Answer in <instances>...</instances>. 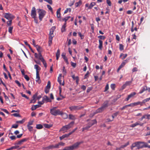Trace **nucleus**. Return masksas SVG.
Listing matches in <instances>:
<instances>
[{
  "label": "nucleus",
  "instance_id": "nucleus-1",
  "mask_svg": "<svg viewBox=\"0 0 150 150\" xmlns=\"http://www.w3.org/2000/svg\"><path fill=\"white\" fill-rule=\"evenodd\" d=\"M88 122V123L86 125H84L83 128H82V131H84L85 130H88L92 126L97 123V121L96 119L92 120H87Z\"/></svg>",
  "mask_w": 150,
  "mask_h": 150
},
{
  "label": "nucleus",
  "instance_id": "nucleus-2",
  "mask_svg": "<svg viewBox=\"0 0 150 150\" xmlns=\"http://www.w3.org/2000/svg\"><path fill=\"white\" fill-rule=\"evenodd\" d=\"M34 68L36 70V81L39 84L41 82V81L39 74V71L41 69V68L38 65L35 64L34 65Z\"/></svg>",
  "mask_w": 150,
  "mask_h": 150
},
{
  "label": "nucleus",
  "instance_id": "nucleus-3",
  "mask_svg": "<svg viewBox=\"0 0 150 150\" xmlns=\"http://www.w3.org/2000/svg\"><path fill=\"white\" fill-rule=\"evenodd\" d=\"M30 15L32 17L34 18L35 22L38 24V19L37 17V14L35 8L33 7L31 11Z\"/></svg>",
  "mask_w": 150,
  "mask_h": 150
},
{
  "label": "nucleus",
  "instance_id": "nucleus-4",
  "mask_svg": "<svg viewBox=\"0 0 150 150\" xmlns=\"http://www.w3.org/2000/svg\"><path fill=\"white\" fill-rule=\"evenodd\" d=\"M74 123V122H71L69 124L66 125L63 127L60 130V131H64V132H66L70 128L72 127Z\"/></svg>",
  "mask_w": 150,
  "mask_h": 150
},
{
  "label": "nucleus",
  "instance_id": "nucleus-5",
  "mask_svg": "<svg viewBox=\"0 0 150 150\" xmlns=\"http://www.w3.org/2000/svg\"><path fill=\"white\" fill-rule=\"evenodd\" d=\"M137 148L138 149L142 148L143 147H147L150 148V145H149L148 144L144 142H137Z\"/></svg>",
  "mask_w": 150,
  "mask_h": 150
},
{
  "label": "nucleus",
  "instance_id": "nucleus-6",
  "mask_svg": "<svg viewBox=\"0 0 150 150\" xmlns=\"http://www.w3.org/2000/svg\"><path fill=\"white\" fill-rule=\"evenodd\" d=\"M37 10L38 11L39 19L40 21H41L45 16L46 12L45 11L42 9L39 8L37 9Z\"/></svg>",
  "mask_w": 150,
  "mask_h": 150
},
{
  "label": "nucleus",
  "instance_id": "nucleus-7",
  "mask_svg": "<svg viewBox=\"0 0 150 150\" xmlns=\"http://www.w3.org/2000/svg\"><path fill=\"white\" fill-rule=\"evenodd\" d=\"M61 111H60L59 109H50V113L52 115L54 116H57V115H59L61 114L60 113Z\"/></svg>",
  "mask_w": 150,
  "mask_h": 150
},
{
  "label": "nucleus",
  "instance_id": "nucleus-8",
  "mask_svg": "<svg viewBox=\"0 0 150 150\" xmlns=\"http://www.w3.org/2000/svg\"><path fill=\"white\" fill-rule=\"evenodd\" d=\"M55 29V27L54 26H53L51 28L50 30L49 38H50V40H51L52 38L54 36L53 33Z\"/></svg>",
  "mask_w": 150,
  "mask_h": 150
},
{
  "label": "nucleus",
  "instance_id": "nucleus-9",
  "mask_svg": "<svg viewBox=\"0 0 150 150\" xmlns=\"http://www.w3.org/2000/svg\"><path fill=\"white\" fill-rule=\"evenodd\" d=\"M4 16L8 20H12L14 18V16L10 13H5Z\"/></svg>",
  "mask_w": 150,
  "mask_h": 150
},
{
  "label": "nucleus",
  "instance_id": "nucleus-10",
  "mask_svg": "<svg viewBox=\"0 0 150 150\" xmlns=\"http://www.w3.org/2000/svg\"><path fill=\"white\" fill-rule=\"evenodd\" d=\"M83 143V141L77 142L76 143H75L73 145H72L71 146L72 150H73L77 148L78 147L79 145H80L82 143Z\"/></svg>",
  "mask_w": 150,
  "mask_h": 150
},
{
  "label": "nucleus",
  "instance_id": "nucleus-11",
  "mask_svg": "<svg viewBox=\"0 0 150 150\" xmlns=\"http://www.w3.org/2000/svg\"><path fill=\"white\" fill-rule=\"evenodd\" d=\"M69 108L71 111H74L80 110L81 108V107L79 106H72L70 107Z\"/></svg>",
  "mask_w": 150,
  "mask_h": 150
},
{
  "label": "nucleus",
  "instance_id": "nucleus-12",
  "mask_svg": "<svg viewBox=\"0 0 150 150\" xmlns=\"http://www.w3.org/2000/svg\"><path fill=\"white\" fill-rule=\"evenodd\" d=\"M144 124L143 123H142L139 121H137L135 123L131 125L130 126L132 127H134L137 125H140V126H142Z\"/></svg>",
  "mask_w": 150,
  "mask_h": 150
},
{
  "label": "nucleus",
  "instance_id": "nucleus-13",
  "mask_svg": "<svg viewBox=\"0 0 150 150\" xmlns=\"http://www.w3.org/2000/svg\"><path fill=\"white\" fill-rule=\"evenodd\" d=\"M136 93L135 92H133L131 93L125 99V100L127 101L131 98L133 97L136 94Z\"/></svg>",
  "mask_w": 150,
  "mask_h": 150
},
{
  "label": "nucleus",
  "instance_id": "nucleus-14",
  "mask_svg": "<svg viewBox=\"0 0 150 150\" xmlns=\"http://www.w3.org/2000/svg\"><path fill=\"white\" fill-rule=\"evenodd\" d=\"M60 113L61 114H60V115L63 119H66L68 117V115L66 113L63 112L62 111H61Z\"/></svg>",
  "mask_w": 150,
  "mask_h": 150
},
{
  "label": "nucleus",
  "instance_id": "nucleus-15",
  "mask_svg": "<svg viewBox=\"0 0 150 150\" xmlns=\"http://www.w3.org/2000/svg\"><path fill=\"white\" fill-rule=\"evenodd\" d=\"M62 57L63 58L65 62L67 63V64H69L68 60L67 57H66L65 54L64 53H62Z\"/></svg>",
  "mask_w": 150,
  "mask_h": 150
},
{
  "label": "nucleus",
  "instance_id": "nucleus-16",
  "mask_svg": "<svg viewBox=\"0 0 150 150\" xmlns=\"http://www.w3.org/2000/svg\"><path fill=\"white\" fill-rule=\"evenodd\" d=\"M41 106L39 105H33L31 108V109L32 110H35L36 108L40 107Z\"/></svg>",
  "mask_w": 150,
  "mask_h": 150
},
{
  "label": "nucleus",
  "instance_id": "nucleus-17",
  "mask_svg": "<svg viewBox=\"0 0 150 150\" xmlns=\"http://www.w3.org/2000/svg\"><path fill=\"white\" fill-rule=\"evenodd\" d=\"M61 8H59L57 11V16L58 18H60L61 17L60 14V10Z\"/></svg>",
  "mask_w": 150,
  "mask_h": 150
},
{
  "label": "nucleus",
  "instance_id": "nucleus-18",
  "mask_svg": "<svg viewBox=\"0 0 150 150\" xmlns=\"http://www.w3.org/2000/svg\"><path fill=\"white\" fill-rule=\"evenodd\" d=\"M147 88L146 86H145L142 88V89L140 91L139 93L141 94L145 91L147 90Z\"/></svg>",
  "mask_w": 150,
  "mask_h": 150
},
{
  "label": "nucleus",
  "instance_id": "nucleus-19",
  "mask_svg": "<svg viewBox=\"0 0 150 150\" xmlns=\"http://www.w3.org/2000/svg\"><path fill=\"white\" fill-rule=\"evenodd\" d=\"M35 47L36 48L37 50L38 51V53H41L42 51V50L41 47L38 45H35Z\"/></svg>",
  "mask_w": 150,
  "mask_h": 150
},
{
  "label": "nucleus",
  "instance_id": "nucleus-20",
  "mask_svg": "<svg viewBox=\"0 0 150 150\" xmlns=\"http://www.w3.org/2000/svg\"><path fill=\"white\" fill-rule=\"evenodd\" d=\"M99 44L98 46V48L100 50H101L103 47V41L101 40H99Z\"/></svg>",
  "mask_w": 150,
  "mask_h": 150
},
{
  "label": "nucleus",
  "instance_id": "nucleus-21",
  "mask_svg": "<svg viewBox=\"0 0 150 150\" xmlns=\"http://www.w3.org/2000/svg\"><path fill=\"white\" fill-rule=\"evenodd\" d=\"M108 101H106L103 104V105L102 107L103 108H104L105 109V108L108 106Z\"/></svg>",
  "mask_w": 150,
  "mask_h": 150
},
{
  "label": "nucleus",
  "instance_id": "nucleus-22",
  "mask_svg": "<svg viewBox=\"0 0 150 150\" xmlns=\"http://www.w3.org/2000/svg\"><path fill=\"white\" fill-rule=\"evenodd\" d=\"M127 54H124L123 53H121L120 55V57L122 59H124L127 57Z\"/></svg>",
  "mask_w": 150,
  "mask_h": 150
},
{
  "label": "nucleus",
  "instance_id": "nucleus-23",
  "mask_svg": "<svg viewBox=\"0 0 150 150\" xmlns=\"http://www.w3.org/2000/svg\"><path fill=\"white\" fill-rule=\"evenodd\" d=\"M66 22L65 23L64 25L62 26L61 28V31L62 32H63L66 30Z\"/></svg>",
  "mask_w": 150,
  "mask_h": 150
},
{
  "label": "nucleus",
  "instance_id": "nucleus-24",
  "mask_svg": "<svg viewBox=\"0 0 150 150\" xmlns=\"http://www.w3.org/2000/svg\"><path fill=\"white\" fill-rule=\"evenodd\" d=\"M127 62V61L126 60L123 61L119 67L121 68H122L125 65Z\"/></svg>",
  "mask_w": 150,
  "mask_h": 150
},
{
  "label": "nucleus",
  "instance_id": "nucleus-25",
  "mask_svg": "<svg viewBox=\"0 0 150 150\" xmlns=\"http://www.w3.org/2000/svg\"><path fill=\"white\" fill-rule=\"evenodd\" d=\"M27 140V139L26 138H24L21 140L20 141H19L18 143V144H21L23 142H25Z\"/></svg>",
  "mask_w": 150,
  "mask_h": 150
},
{
  "label": "nucleus",
  "instance_id": "nucleus-26",
  "mask_svg": "<svg viewBox=\"0 0 150 150\" xmlns=\"http://www.w3.org/2000/svg\"><path fill=\"white\" fill-rule=\"evenodd\" d=\"M104 109L103 108L101 107L100 108H98L96 110V113H99L100 112L103 111Z\"/></svg>",
  "mask_w": 150,
  "mask_h": 150
},
{
  "label": "nucleus",
  "instance_id": "nucleus-27",
  "mask_svg": "<svg viewBox=\"0 0 150 150\" xmlns=\"http://www.w3.org/2000/svg\"><path fill=\"white\" fill-rule=\"evenodd\" d=\"M137 142H135L133 144H132V146H131V149L132 150H133V148L134 147H137Z\"/></svg>",
  "mask_w": 150,
  "mask_h": 150
},
{
  "label": "nucleus",
  "instance_id": "nucleus-28",
  "mask_svg": "<svg viewBox=\"0 0 150 150\" xmlns=\"http://www.w3.org/2000/svg\"><path fill=\"white\" fill-rule=\"evenodd\" d=\"M61 78H59V77L58 78L57 81L59 83L60 85H62V86H64V82L63 81L62 83H61Z\"/></svg>",
  "mask_w": 150,
  "mask_h": 150
},
{
  "label": "nucleus",
  "instance_id": "nucleus-29",
  "mask_svg": "<svg viewBox=\"0 0 150 150\" xmlns=\"http://www.w3.org/2000/svg\"><path fill=\"white\" fill-rule=\"evenodd\" d=\"M37 96L36 95H34L33 97V99L31 100L30 103H31L32 102L35 103L36 100V98Z\"/></svg>",
  "mask_w": 150,
  "mask_h": 150
},
{
  "label": "nucleus",
  "instance_id": "nucleus-30",
  "mask_svg": "<svg viewBox=\"0 0 150 150\" xmlns=\"http://www.w3.org/2000/svg\"><path fill=\"white\" fill-rule=\"evenodd\" d=\"M96 5V3L94 2H92L90 4V6L88 7V9L91 8L94 6Z\"/></svg>",
  "mask_w": 150,
  "mask_h": 150
},
{
  "label": "nucleus",
  "instance_id": "nucleus-31",
  "mask_svg": "<svg viewBox=\"0 0 150 150\" xmlns=\"http://www.w3.org/2000/svg\"><path fill=\"white\" fill-rule=\"evenodd\" d=\"M72 78L75 80H76V82L78 83V82L79 81V78L78 76L75 77L74 75H73L72 76Z\"/></svg>",
  "mask_w": 150,
  "mask_h": 150
},
{
  "label": "nucleus",
  "instance_id": "nucleus-32",
  "mask_svg": "<svg viewBox=\"0 0 150 150\" xmlns=\"http://www.w3.org/2000/svg\"><path fill=\"white\" fill-rule=\"evenodd\" d=\"M129 144V142H127L125 144L122 145L120 147V148H123Z\"/></svg>",
  "mask_w": 150,
  "mask_h": 150
},
{
  "label": "nucleus",
  "instance_id": "nucleus-33",
  "mask_svg": "<svg viewBox=\"0 0 150 150\" xmlns=\"http://www.w3.org/2000/svg\"><path fill=\"white\" fill-rule=\"evenodd\" d=\"M38 58L41 61L42 60V59L44 60V59L43 58L41 54V53H39L38 54Z\"/></svg>",
  "mask_w": 150,
  "mask_h": 150
},
{
  "label": "nucleus",
  "instance_id": "nucleus-34",
  "mask_svg": "<svg viewBox=\"0 0 150 150\" xmlns=\"http://www.w3.org/2000/svg\"><path fill=\"white\" fill-rule=\"evenodd\" d=\"M69 119L72 120H74L76 119V118L74 115L70 114L69 115Z\"/></svg>",
  "mask_w": 150,
  "mask_h": 150
},
{
  "label": "nucleus",
  "instance_id": "nucleus-35",
  "mask_svg": "<svg viewBox=\"0 0 150 150\" xmlns=\"http://www.w3.org/2000/svg\"><path fill=\"white\" fill-rule=\"evenodd\" d=\"M43 128V126L41 124L37 125L36 126V128L38 129H40Z\"/></svg>",
  "mask_w": 150,
  "mask_h": 150
},
{
  "label": "nucleus",
  "instance_id": "nucleus-36",
  "mask_svg": "<svg viewBox=\"0 0 150 150\" xmlns=\"http://www.w3.org/2000/svg\"><path fill=\"white\" fill-rule=\"evenodd\" d=\"M81 4V0H80L78 2L75 3V6L76 7H77L80 6Z\"/></svg>",
  "mask_w": 150,
  "mask_h": 150
},
{
  "label": "nucleus",
  "instance_id": "nucleus-37",
  "mask_svg": "<svg viewBox=\"0 0 150 150\" xmlns=\"http://www.w3.org/2000/svg\"><path fill=\"white\" fill-rule=\"evenodd\" d=\"M44 127L45 128H49L52 126V125H49L48 124H45L44 125Z\"/></svg>",
  "mask_w": 150,
  "mask_h": 150
},
{
  "label": "nucleus",
  "instance_id": "nucleus-38",
  "mask_svg": "<svg viewBox=\"0 0 150 150\" xmlns=\"http://www.w3.org/2000/svg\"><path fill=\"white\" fill-rule=\"evenodd\" d=\"M44 98L47 102H51V101L50 98L46 96H44Z\"/></svg>",
  "mask_w": 150,
  "mask_h": 150
},
{
  "label": "nucleus",
  "instance_id": "nucleus-39",
  "mask_svg": "<svg viewBox=\"0 0 150 150\" xmlns=\"http://www.w3.org/2000/svg\"><path fill=\"white\" fill-rule=\"evenodd\" d=\"M132 83V81H127L125 83V86H128L130 85Z\"/></svg>",
  "mask_w": 150,
  "mask_h": 150
},
{
  "label": "nucleus",
  "instance_id": "nucleus-40",
  "mask_svg": "<svg viewBox=\"0 0 150 150\" xmlns=\"http://www.w3.org/2000/svg\"><path fill=\"white\" fill-rule=\"evenodd\" d=\"M68 137V136H67V134H65L63 135L61 137H60V139L61 140L62 139H63L64 138L67 137Z\"/></svg>",
  "mask_w": 150,
  "mask_h": 150
},
{
  "label": "nucleus",
  "instance_id": "nucleus-41",
  "mask_svg": "<svg viewBox=\"0 0 150 150\" xmlns=\"http://www.w3.org/2000/svg\"><path fill=\"white\" fill-rule=\"evenodd\" d=\"M70 16H69L66 17L62 19L63 21H64L65 23L69 18H70Z\"/></svg>",
  "mask_w": 150,
  "mask_h": 150
},
{
  "label": "nucleus",
  "instance_id": "nucleus-42",
  "mask_svg": "<svg viewBox=\"0 0 150 150\" xmlns=\"http://www.w3.org/2000/svg\"><path fill=\"white\" fill-rule=\"evenodd\" d=\"M63 150H72L71 146L67 147L64 149Z\"/></svg>",
  "mask_w": 150,
  "mask_h": 150
},
{
  "label": "nucleus",
  "instance_id": "nucleus-43",
  "mask_svg": "<svg viewBox=\"0 0 150 150\" xmlns=\"http://www.w3.org/2000/svg\"><path fill=\"white\" fill-rule=\"evenodd\" d=\"M119 49L121 51L123 50L124 49V46L121 44H120L119 45Z\"/></svg>",
  "mask_w": 150,
  "mask_h": 150
},
{
  "label": "nucleus",
  "instance_id": "nucleus-44",
  "mask_svg": "<svg viewBox=\"0 0 150 150\" xmlns=\"http://www.w3.org/2000/svg\"><path fill=\"white\" fill-rule=\"evenodd\" d=\"M13 29V27H9L8 31L10 33H12Z\"/></svg>",
  "mask_w": 150,
  "mask_h": 150
},
{
  "label": "nucleus",
  "instance_id": "nucleus-45",
  "mask_svg": "<svg viewBox=\"0 0 150 150\" xmlns=\"http://www.w3.org/2000/svg\"><path fill=\"white\" fill-rule=\"evenodd\" d=\"M68 11L70 12L71 11V8H67L64 12V13H67Z\"/></svg>",
  "mask_w": 150,
  "mask_h": 150
},
{
  "label": "nucleus",
  "instance_id": "nucleus-46",
  "mask_svg": "<svg viewBox=\"0 0 150 150\" xmlns=\"http://www.w3.org/2000/svg\"><path fill=\"white\" fill-rule=\"evenodd\" d=\"M62 72H63V74L64 75H66V73H67V72H66V70L65 69V67H63Z\"/></svg>",
  "mask_w": 150,
  "mask_h": 150
},
{
  "label": "nucleus",
  "instance_id": "nucleus-47",
  "mask_svg": "<svg viewBox=\"0 0 150 150\" xmlns=\"http://www.w3.org/2000/svg\"><path fill=\"white\" fill-rule=\"evenodd\" d=\"M98 38L101 40H104L105 37L104 36L100 35L98 37Z\"/></svg>",
  "mask_w": 150,
  "mask_h": 150
},
{
  "label": "nucleus",
  "instance_id": "nucleus-48",
  "mask_svg": "<svg viewBox=\"0 0 150 150\" xmlns=\"http://www.w3.org/2000/svg\"><path fill=\"white\" fill-rule=\"evenodd\" d=\"M27 127L28 129L30 131H31L33 130V127L27 125Z\"/></svg>",
  "mask_w": 150,
  "mask_h": 150
},
{
  "label": "nucleus",
  "instance_id": "nucleus-49",
  "mask_svg": "<svg viewBox=\"0 0 150 150\" xmlns=\"http://www.w3.org/2000/svg\"><path fill=\"white\" fill-rule=\"evenodd\" d=\"M71 66H72L73 67L75 68L76 67V63H74L71 62Z\"/></svg>",
  "mask_w": 150,
  "mask_h": 150
},
{
  "label": "nucleus",
  "instance_id": "nucleus-50",
  "mask_svg": "<svg viewBox=\"0 0 150 150\" xmlns=\"http://www.w3.org/2000/svg\"><path fill=\"white\" fill-rule=\"evenodd\" d=\"M41 61L43 63L44 67L45 68H46L47 67V66L46 63L45 61V60L44 59V60L42 59V61Z\"/></svg>",
  "mask_w": 150,
  "mask_h": 150
},
{
  "label": "nucleus",
  "instance_id": "nucleus-51",
  "mask_svg": "<svg viewBox=\"0 0 150 150\" xmlns=\"http://www.w3.org/2000/svg\"><path fill=\"white\" fill-rule=\"evenodd\" d=\"M110 87L112 90H114L115 88V84H112L110 85Z\"/></svg>",
  "mask_w": 150,
  "mask_h": 150
},
{
  "label": "nucleus",
  "instance_id": "nucleus-52",
  "mask_svg": "<svg viewBox=\"0 0 150 150\" xmlns=\"http://www.w3.org/2000/svg\"><path fill=\"white\" fill-rule=\"evenodd\" d=\"M10 20V21H8L7 22L8 25L9 26L11 25L12 23V20Z\"/></svg>",
  "mask_w": 150,
  "mask_h": 150
},
{
  "label": "nucleus",
  "instance_id": "nucleus-53",
  "mask_svg": "<svg viewBox=\"0 0 150 150\" xmlns=\"http://www.w3.org/2000/svg\"><path fill=\"white\" fill-rule=\"evenodd\" d=\"M24 77L25 79L27 81H28L29 80V78L27 75H24Z\"/></svg>",
  "mask_w": 150,
  "mask_h": 150
},
{
  "label": "nucleus",
  "instance_id": "nucleus-54",
  "mask_svg": "<svg viewBox=\"0 0 150 150\" xmlns=\"http://www.w3.org/2000/svg\"><path fill=\"white\" fill-rule=\"evenodd\" d=\"M107 3L109 6H111V2L110 0H107Z\"/></svg>",
  "mask_w": 150,
  "mask_h": 150
},
{
  "label": "nucleus",
  "instance_id": "nucleus-55",
  "mask_svg": "<svg viewBox=\"0 0 150 150\" xmlns=\"http://www.w3.org/2000/svg\"><path fill=\"white\" fill-rule=\"evenodd\" d=\"M108 89H109V86L108 84H107L106 85V86L105 87V89L104 90V91L105 92Z\"/></svg>",
  "mask_w": 150,
  "mask_h": 150
},
{
  "label": "nucleus",
  "instance_id": "nucleus-56",
  "mask_svg": "<svg viewBox=\"0 0 150 150\" xmlns=\"http://www.w3.org/2000/svg\"><path fill=\"white\" fill-rule=\"evenodd\" d=\"M133 103V106H137L139 105L140 103H139V102H137L134 103Z\"/></svg>",
  "mask_w": 150,
  "mask_h": 150
},
{
  "label": "nucleus",
  "instance_id": "nucleus-57",
  "mask_svg": "<svg viewBox=\"0 0 150 150\" xmlns=\"http://www.w3.org/2000/svg\"><path fill=\"white\" fill-rule=\"evenodd\" d=\"M60 51L59 50H58L56 53V56L59 57L60 56Z\"/></svg>",
  "mask_w": 150,
  "mask_h": 150
},
{
  "label": "nucleus",
  "instance_id": "nucleus-58",
  "mask_svg": "<svg viewBox=\"0 0 150 150\" xmlns=\"http://www.w3.org/2000/svg\"><path fill=\"white\" fill-rule=\"evenodd\" d=\"M21 95L23 97H25L28 99H29V98L28 97H27L26 95H25V94H23V93H21Z\"/></svg>",
  "mask_w": 150,
  "mask_h": 150
},
{
  "label": "nucleus",
  "instance_id": "nucleus-59",
  "mask_svg": "<svg viewBox=\"0 0 150 150\" xmlns=\"http://www.w3.org/2000/svg\"><path fill=\"white\" fill-rule=\"evenodd\" d=\"M18 125H12V128L16 129L18 127Z\"/></svg>",
  "mask_w": 150,
  "mask_h": 150
},
{
  "label": "nucleus",
  "instance_id": "nucleus-60",
  "mask_svg": "<svg viewBox=\"0 0 150 150\" xmlns=\"http://www.w3.org/2000/svg\"><path fill=\"white\" fill-rule=\"evenodd\" d=\"M45 1L47 2L50 4H52V0H44Z\"/></svg>",
  "mask_w": 150,
  "mask_h": 150
},
{
  "label": "nucleus",
  "instance_id": "nucleus-61",
  "mask_svg": "<svg viewBox=\"0 0 150 150\" xmlns=\"http://www.w3.org/2000/svg\"><path fill=\"white\" fill-rule=\"evenodd\" d=\"M10 138L12 140H13L16 139V137L15 136H12L10 137Z\"/></svg>",
  "mask_w": 150,
  "mask_h": 150
},
{
  "label": "nucleus",
  "instance_id": "nucleus-62",
  "mask_svg": "<svg viewBox=\"0 0 150 150\" xmlns=\"http://www.w3.org/2000/svg\"><path fill=\"white\" fill-rule=\"evenodd\" d=\"M24 122V121L23 120H21L17 121L16 122L18 123H20V124H22L23 122Z\"/></svg>",
  "mask_w": 150,
  "mask_h": 150
},
{
  "label": "nucleus",
  "instance_id": "nucleus-63",
  "mask_svg": "<svg viewBox=\"0 0 150 150\" xmlns=\"http://www.w3.org/2000/svg\"><path fill=\"white\" fill-rule=\"evenodd\" d=\"M145 116L146 118L148 119H150V115H145Z\"/></svg>",
  "mask_w": 150,
  "mask_h": 150
},
{
  "label": "nucleus",
  "instance_id": "nucleus-64",
  "mask_svg": "<svg viewBox=\"0 0 150 150\" xmlns=\"http://www.w3.org/2000/svg\"><path fill=\"white\" fill-rule=\"evenodd\" d=\"M137 68L136 67H134L132 70V72L136 71H137Z\"/></svg>",
  "mask_w": 150,
  "mask_h": 150
}]
</instances>
